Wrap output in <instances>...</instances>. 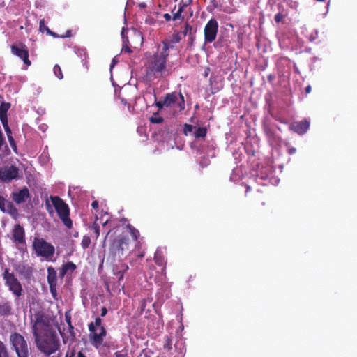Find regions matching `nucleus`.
Wrapping results in <instances>:
<instances>
[{"instance_id": "a878e982", "label": "nucleus", "mask_w": 357, "mask_h": 357, "mask_svg": "<svg viewBox=\"0 0 357 357\" xmlns=\"http://www.w3.org/2000/svg\"><path fill=\"white\" fill-rule=\"evenodd\" d=\"M263 130L266 136L268 138H273L275 135V132L270 125L264 123L263 125Z\"/></svg>"}, {"instance_id": "0e129e2a", "label": "nucleus", "mask_w": 357, "mask_h": 357, "mask_svg": "<svg viewBox=\"0 0 357 357\" xmlns=\"http://www.w3.org/2000/svg\"><path fill=\"white\" fill-rule=\"evenodd\" d=\"M46 207H47V210L50 212V213H52L53 212V210L50 206V204H49V202L47 201L46 202Z\"/></svg>"}, {"instance_id": "f257e3e1", "label": "nucleus", "mask_w": 357, "mask_h": 357, "mask_svg": "<svg viewBox=\"0 0 357 357\" xmlns=\"http://www.w3.org/2000/svg\"><path fill=\"white\" fill-rule=\"evenodd\" d=\"M109 238V245L107 255V260L111 264L121 261L123 257H127L131 252L130 241L128 236L123 234L116 235V231L109 230L106 236Z\"/></svg>"}, {"instance_id": "a19ab883", "label": "nucleus", "mask_w": 357, "mask_h": 357, "mask_svg": "<svg viewBox=\"0 0 357 357\" xmlns=\"http://www.w3.org/2000/svg\"><path fill=\"white\" fill-rule=\"evenodd\" d=\"M56 286L57 285H50L49 286L50 293L54 298H56V296H57Z\"/></svg>"}, {"instance_id": "9d476101", "label": "nucleus", "mask_w": 357, "mask_h": 357, "mask_svg": "<svg viewBox=\"0 0 357 357\" xmlns=\"http://www.w3.org/2000/svg\"><path fill=\"white\" fill-rule=\"evenodd\" d=\"M20 169L15 165L4 166L0 168V181L3 183H9L17 179Z\"/></svg>"}, {"instance_id": "13d9d810", "label": "nucleus", "mask_w": 357, "mask_h": 357, "mask_svg": "<svg viewBox=\"0 0 357 357\" xmlns=\"http://www.w3.org/2000/svg\"><path fill=\"white\" fill-rule=\"evenodd\" d=\"M91 206L94 209H98V202L97 200L93 201L91 204Z\"/></svg>"}, {"instance_id": "b1692460", "label": "nucleus", "mask_w": 357, "mask_h": 357, "mask_svg": "<svg viewBox=\"0 0 357 357\" xmlns=\"http://www.w3.org/2000/svg\"><path fill=\"white\" fill-rule=\"evenodd\" d=\"M207 134V129L205 127H198L194 132L195 138L205 137Z\"/></svg>"}, {"instance_id": "2f4dec72", "label": "nucleus", "mask_w": 357, "mask_h": 357, "mask_svg": "<svg viewBox=\"0 0 357 357\" xmlns=\"http://www.w3.org/2000/svg\"><path fill=\"white\" fill-rule=\"evenodd\" d=\"M122 52H126V53H131L132 52V50H131V47L129 45V42L128 38H123V47H122Z\"/></svg>"}, {"instance_id": "bb28decb", "label": "nucleus", "mask_w": 357, "mask_h": 357, "mask_svg": "<svg viewBox=\"0 0 357 357\" xmlns=\"http://www.w3.org/2000/svg\"><path fill=\"white\" fill-rule=\"evenodd\" d=\"M98 218H96L95 222L92 224V225L89 226V229H91L95 235L96 239L100 236V226L98 223H97Z\"/></svg>"}, {"instance_id": "c85d7f7f", "label": "nucleus", "mask_w": 357, "mask_h": 357, "mask_svg": "<svg viewBox=\"0 0 357 357\" xmlns=\"http://www.w3.org/2000/svg\"><path fill=\"white\" fill-rule=\"evenodd\" d=\"M174 349L179 354H182L185 350L184 342L182 340H177L174 344Z\"/></svg>"}, {"instance_id": "f704fd0d", "label": "nucleus", "mask_w": 357, "mask_h": 357, "mask_svg": "<svg viewBox=\"0 0 357 357\" xmlns=\"http://www.w3.org/2000/svg\"><path fill=\"white\" fill-rule=\"evenodd\" d=\"M10 108L9 103L3 102L0 105V114L7 115V111Z\"/></svg>"}, {"instance_id": "864d4df0", "label": "nucleus", "mask_w": 357, "mask_h": 357, "mask_svg": "<svg viewBox=\"0 0 357 357\" xmlns=\"http://www.w3.org/2000/svg\"><path fill=\"white\" fill-rule=\"evenodd\" d=\"M121 271H123V273L126 272L129 268L128 266L126 264H122L121 265Z\"/></svg>"}, {"instance_id": "6e6d98bb", "label": "nucleus", "mask_w": 357, "mask_h": 357, "mask_svg": "<svg viewBox=\"0 0 357 357\" xmlns=\"http://www.w3.org/2000/svg\"><path fill=\"white\" fill-rule=\"evenodd\" d=\"M163 17H164L165 20L166 21H167V22H168V21H170V20L172 19V16H171V15H170V14H169V13H165V14L163 15Z\"/></svg>"}, {"instance_id": "3c124183", "label": "nucleus", "mask_w": 357, "mask_h": 357, "mask_svg": "<svg viewBox=\"0 0 357 357\" xmlns=\"http://www.w3.org/2000/svg\"><path fill=\"white\" fill-rule=\"evenodd\" d=\"M155 261L158 265L162 266L163 264V259H160L158 257H155Z\"/></svg>"}, {"instance_id": "de8ad7c7", "label": "nucleus", "mask_w": 357, "mask_h": 357, "mask_svg": "<svg viewBox=\"0 0 357 357\" xmlns=\"http://www.w3.org/2000/svg\"><path fill=\"white\" fill-rule=\"evenodd\" d=\"M65 320H66V323L68 324V326L72 325V323H71V316L68 312H66V314H65Z\"/></svg>"}, {"instance_id": "6e6552de", "label": "nucleus", "mask_w": 357, "mask_h": 357, "mask_svg": "<svg viewBox=\"0 0 357 357\" xmlns=\"http://www.w3.org/2000/svg\"><path fill=\"white\" fill-rule=\"evenodd\" d=\"M34 318L32 326V333L34 337H37V335H40V332L43 330L45 332L47 328H53L47 318L43 313H36Z\"/></svg>"}, {"instance_id": "4be33fe9", "label": "nucleus", "mask_w": 357, "mask_h": 357, "mask_svg": "<svg viewBox=\"0 0 357 357\" xmlns=\"http://www.w3.org/2000/svg\"><path fill=\"white\" fill-rule=\"evenodd\" d=\"M127 228L129 230L132 238L136 242V249L139 250L142 248V243L138 241L140 236L139 231L130 224L127 225Z\"/></svg>"}, {"instance_id": "f03ea898", "label": "nucleus", "mask_w": 357, "mask_h": 357, "mask_svg": "<svg viewBox=\"0 0 357 357\" xmlns=\"http://www.w3.org/2000/svg\"><path fill=\"white\" fill-rule=\"evenodd\" d=\"M168 50L167 44L164 42V47L160 54H154L148 61L146 66V75L149 79L165 77L170 74L166 65Z\"/></svg>"}, {"instance_id": "a211bd4d", "label": "nucleus", "mask_w": 357, "mask_h": 357, "mask_svg": "<svg viewBox=\"0 0 357 357\" xmlns=\"http://www.w3.org/2000/svg\"><path fill=\"white\" fill-rule=\"evenodd\" d=\"M39 30L40 32L45 31L46 33L49 36H51L54 38H69L71 36V30H67L65 34H57L55 32L51 31L46 25L45 22V20L42 19L40 20L39 23Z\"/></svg>"}, {"instance_id": "58836bf2", "label": "nucleus", "mask_w": 357, "mask_h": 357, "mask_svg": "<svg viewBox=\"0 0 357 357\" xmlns=\"http://www.w3.org/2000/svg\"><path fill=\"white\" fill-rule=\"evenodd\" d=\"M194 128H195V127L192 125L185 123L183 126V134L187 136L193 131Z\"/></svg>"}, {"instance_id": "8fccbe9b", "label": "nucleus", "mask_w": 357, "mask_h": 357, "mask_svg": "<svg viewBox=\"0 0 357 357\" xmlns=\"http://www.w3.org/2000/svg\"><path fill=\"white\" fill-rule=\"evenodd\" d=\"M3 128L5 129L8 137H9V136H12L11 129L10 128L9 126H7V127Z\"/></svg>"}, {"instance_id": "338daca9", "label": "nucleus", "mask_w": 357, "mask_h": 357, "mask_svg": "<svg viewBox=\"0 0 357 357\" xmlns=\"http://www.w3.org/2000/svg\"><path fill=\"white\" fill-rule=\"evenodd\" d=\"M296 151V148H294V147L289 149V153L291 155L295 153Z\"/></svg>"}, {"instance_id": "7ed1b4c3", "label": "nucleus", "mask_w": 357, "mask_h": 357, "mask_svg": "<svg viewBox=\"0 0 357 357\" xmlns=\"http://www.w3.org/2000/svg\"><path fill=\"white\" fill-rule=\"evenodd\" d=\"M34 338L38 349L47 356L60 349V340L54 328H47L43 335Z\"/></svg>"}, {"instance_id": "774afa93", "label": "nucleus", "mask_w": 357, "mask_h": 357, "mask_svg": "<svg viewBox=\"0 0 357 357\" xmlns=\"http://www.w3.org/2000/svg\"><path fill=\"white\" fill-rule=\"evenodd\" d=\"M77 357H86V355L82 351H79L77 354Z\"/></svg>"}, {"instance_id": "7c9ffc66", "label": "nucleus", "mask_w": 357, "mask_h": 357, "mask_svg": "<svg viewBox=\"0 0 357 357\" xmlns=\"http://www.w3.org/2000/svg\"><path fill=\"white\" fill-rule=\"evenodd\" d=\"M192 26L189 24L188 22H186L184 24V29L182 32V34L184 37H185L187 35L190 36L192 33Z\"/></svg>"}, {"instance_id": "5fc2aeb1", "label": "nucleus", "mask_w": 357, "mask_h": 357, "mask_svg": "<svg viewBox=\"0 0 357 357\" xmlns=\"http://www.w3.org/2000/svg\"><path fill=\"white\" fill-rule=\"evenodd\" d=\"M107 313V309L105 307H102L101 308V314H100V316L101 317H105Z\"/></svg>"}, {"instance_id": "412c9836", "label": "nucleus", "mask_w": 357, "mask_h": 357, "mask_svg": "<svg viewBox=\"0 0 357 357\" xmlns=\"http://www.w3.org/2000/svg\"><path fill=\"white\" fill-rule=\"evenodd\" d=\"M68 333H69V335H66L63 332H61L59 330L60 334L62 337L63 342L64 344H66L68 341L70 342V343H73L75 341L76 338V334L74 331V327L73 325L68 326Z\"/></svg>"}, {"instance_id": "4c0bfd02", "label": "nucleus", "mask_w": 357, "mask_h": 357, "mask_svg": "<svg viewBox=\"0 0 357 357\" xmlns=\"http://www.w3.org/2000/svg\"><path fill=\"white\" fill-rule=\"evenodd\" d=\"M155 114L153 116L149 118V121L152 123H161L164 121V119L161 116H156Z\"/></svg>"}, {"instance_id": "bf43d9fd", "label": "nucleus", "mask_w": 357, "mask_h": 357, "mask_svg": "<svg viewBox=\"0 0 357 357\" xmlns=\"http://www.w3.org/2000/svg\"><path fill=\"white\" fill-rule=\"evenodd\" d=\"M140 250H141V248L139 250H138L139 253L137 254V257L142 259L144 257L145 252H144V251H143V250L141 251Z\"/></svg>"}, {"instance_id": "052dcab7", "label": "nucleus", "mask_w": 357, "mask_h": 357, "mask_svg": "<svg viewBox=\"0 0 357 357\" xmlns=\"http://www.w3.org/2000/svg\"><path fill=\"white\" fill-rule=\"evenodd\" d=\"M267 79L269 82H272L275 79V75L270 74L267 76Z\"/></svg>"}, {"instance_id": "5701e85b", "label": "nucleus", "mask_w": 357, "mask_h": 357, "mask_svg": "<svg viewBox=\"0 0 357 357\" xmlns=\"http://www.w3.org/2000/svg\"><path fill=\"white\" fill-rule=\"evenodd\" d=\"M47 283L50 285H57V275L56 270L50 266L47 268Z\"/></svg>"}, {"instance_id": "680f3d73", "label": "nucleus", "mask_w": 357, "mask_h": 357, "mask_svg": "<svg viewBox=\"0 0 357 357\" xmlns=\"http://www.w3.org/2000/svg\"><path fill=\"white\" fill-rule=\"evenodd\" d=\"M194 40H195V36H193V34L190 35L189 36V44L192 45Z\"/></svg>"}, {"instance_id": "aec40b11", "label": "nucleus", "mask_w": 357, "mask_h": 357, "mask_svg": "<svg viewBox=\"0 0 357 357\" xmlns=\"http://www.w3.org/2000/svg\"><path fill=\"white\" fill-rule=\"evenodd\" d=\"M12 303L9 301H0V317H6L12 314Z\"/></svg>"}, {"instance_id": "2eb2a0df", "label": "nucleus", "mask_w": 357, "mask_h": 357, "mask_svg": "<svg viewBox=\"0 0 357 357\" xmlns=\"http://www.w3.org/2000/svg\"><path fill=\"white\" fill-rule=\"evenodd\" d=\"M16 272L25 279H30L33 275V267L31 265L24 261L19 263L15 266Z\"/></svg>"}, {"instance_id": "1a4fd4ad", "label": "nucleus", "mask_w": 357, "mask_h": 357, "mask_svg": "<svg viewBox=\"0 0 357 357\" xmlns=\"http://www.w3.org/2000/svg\"><path fill=\"white\" fill-rule=\"evenodd\" d=\"M96 326L91 322L89 324V330L90 331L89 340L91 344L96 348L98 349L102 345L104 337L107 335V331L104 326H101L100 328V333L96 332Z\"/></svg>"}, {"instance_id": "e433bc0d", "label": "nucleus", "mask_w": 357, "mask_h": 357, "mask_svg": "<svg viewBox=\"0 0 357 357\" xmlns=\"http://www.w3.org/2000/svg\"><path fill=\"white\" fill-rule=\"evenodd\" d=\"M91 244V238L89 236H84L82 240L81 245L84 249L89 247Z\"/></svg>"}, {"instance_id": "603ef678", "label": "nucleus", "mask_w": 357, "mask_h": 357, "mask_svg": "<svg viewBox=\"0 0 357 357\" xmlns=\"http://www.w3.org/2000/svg\"><path fill=\"white\" fill-rule=\"evenodd\" d=\"M155 105L158 107L159 109H162L165 107V105H163V101H158L155 102Z\"/></svg>"}, {"instance_id": "69168bd1", "label": "nucleus", "mask_w": 357, "mask_h": 357, "mask_svg": "<svg viewBox=\"0 0 357 357\" xmlns=\"http://www.w3.org/2000/svg\"><path fill=\"white\" fill-rule=\"evenodd\" d=\"M311 90H312V88H311V86L310 85H307L305 88V93L306 94H308L311 92Z\"/></svg>"}, {"instance_id": "c03bdc74", "label": "nucleus", "mask_w": 357, "mask_h": 357, "mask_svg": "<svg viewBox=\"0 0 357 357\" xmlns=\"http://www.w3.org/2000/svg\"><path fill=\"white\" fill-rule=\"evenodd\" d=\"M75 354L76 351L75 349H68L66 353L65 357H75Z\"/></svg>"}, {"instance_id": "0eeeda50", "label": "nucleus", "mask_w": 357, "mask_h": 357, "mask_svg": "<svg viewBox=\"0 0 357 357\" xmlns=\"http://www.w3.org/2000/svg\"><path fill=\"white\" fill-rule=\"evenodd\" d=\"M2 275L5 280V284L8 287L9 291L17 298L20 297L23 291L22 287L14 273L10 272L9 269L6 268Z\"/></svg>"}, {"instance_id": "cd10ccee", "label": "nucleus", "mask_w": 357, "mask_h": 357, "mask_svg": "<svg viewBox=\"0 0 357 357\" xmlns=\"http://www.w3.org/2000/svg\"><path fill=\"white\" fill-rule=\"evenodd\" d=\"M0 357H10L6 345L0 340Z\"/></svg>"}, {"instance_id": "6ab92c4d", "label": "nucleus", "mask_w": 357, "mask_h": 357, "mask_svg": "<svg viewBox=\"0 0 357 357\" xmlns=\"http://www.w3.org/2000/svg\"><path fill=\"white\" fill-rule=\"evenodd\" d=\"M13 238V241L17 244H22L25 242L24 229L20 224H16L14 227Z\"/></svg>"}, {"instance_id": "49530a36", "label": "nucleus", "mask_w": 357, "mask_h": 357, "mask_svg": "<svg viewBox=\"0 0 357 357\" xmlns=\"http://www.w3.org/2000/svg\"><path fill=\"white\" fill-rule=\"evenodd\" d=\"M116 274L118 277V282L120 284L121 281L123 280L124 273L121 271H119Z\"/></svg>"}, {"instance_id": "423d86ee", "label": "nucleus", "mask_w": 357, "mask_h": 357, "mask_svg": "<svg viewBox=\"0 0 357 357\" xmlns=\"http://www.w3.org/2000/svg\"><path fill=\"white\" fill-rule=\"evenodd\" d=\"M9 340L12 345V348L16 352L17 357L29 356L30 350L23 335L19 333L14 332L10 334Z\"/></svg>"}, {"instance_id": "f8f14e48", "label": "nucleus", "mask_w": 357, "mask_h": 357, "mask_svg": "<svg viewBox=\"0 0 357 357\" xmlns=\"http://www.w3.org/2000/svg\"><path fill=\"white\" fill-rule=\"evenodd\" d=\"M10 50L12 54L22 59L26 66H31V62L29 59V50L26 45L22 43L17 45H13Z\"/></svg>"}, {"instance_id": "37998d69", "label": "nucleus", "mask_w": 357, "mask_h": 357, "mask_svg": "<svg viewBox=\"0 0 357 357\" xmlns=\"http://www.w3.org/2000/svg\"><path fill=\"white\" fill-rule=\"evenodd\" d=\"M0 120L3 127L8 126L7 115L0 114Z\"/></svg>"}, {"instance_id": "c9c22d12", "label": "nucleus", "mask_w": 357, "mask_h": 357, "mask_svg": "<svg viewBox=\"0 0 357 357\" xmlns=\"http://www.w3.org/2000/svg\"><path fill=\"white\" fill-rule=\"evenodd\" d=\"M191 3L192 0H181L178 10H181V12L183 13L185 8H187Z\"/></svg>"}, {"instance_id": "393cba45", "label": "nucleus", "mask_w": 357, "mask_h": 357, "mask_svg": "<svg viewBox=\"0 0 357 357\" xmlns=\"http://www.w3.org/2000/svg\"><path fill=\"white\" fill-rule=\"evenodd\" d=\"M172 338L168 335H165L164 337V343H163L164 350L167 352L170 351L172 349Z\"/></svg>"}, {"instance_id": "20e7f679", "label": "nucleus", "mask_w": 357, "mask_h": 357, "mask_svg": "<svg viewBox=\"0 0 357 357\" xmlns=\"http://www.w3.org/2000/svg\"><path fill=\"white\" fill-rule=\"evenodd\" d=\"M32 248L37 257L45 258L47 261H51L54 252V246L47 242L44 238L39 237H34Z\"/></svg>"}, {"instance_id": "e2e57ef3", "label": "nucleus", "mask_w": 357, "mask_h": 357, "mask_svg": "<svg viewBox=\"0 0 357 357\" xmlns=\"http://www.w3.org/2000/svg\"><path fill=\"white\" fill-rule=\"evenodd\" d=\"M114 355L115 357H129L127 354H120L119 352H116Z\"/></svg>"}, {"instance_id": "dca6fc26", "label": "nucleus", "mask_w": 357, "mask_h": 357, "mask_svg": "<svg viewBox=\"0 0 357 357\" xmlns=\"http://www.w3.org/2000/svg\"><path fill=\"white\" fill-rule=\"evenodd\" d=\"M310 127V121L305 119L300 121H296L291 123L289 128L294 132L303 135L307 132Z\"/></svg>"}, {"instance_id": "09e8293b", "label": "nucleus", "mask_w": 357, "mask_h": 357, "mask_svg": "<svg viewBox=\"0 0 357 357\" xmlns=\"http://www.w3.org/2000/svg\"><path fill=\"white\" fill-rule=\"evenodd\" d=\"M96 327L100 326V328L102 326V319L100 317H96L95 319V322L93 323Z\"/></svg>"}, {"instance_id": "a18cd8bd", "label": "nucleus", "mask_w": 357, "mask_h": 357, "mask_svg": "<svg viewBox=\"0 0 357 357\" xmlns=\"http://www.w3.org/2000/svg\"><path fill=\"white\" fill-rule=\"evenodd\" d=\"M284 17L283 15L280 13H277L275 15L274 20L276 22H280L282 18Z\"/></svg>"}, {"instance_id": "473e14b6", "label": "nucleus", "mask_w": 357, "mask_h": 357, "mask_svg": "<svg viewBox=\"0 0 357 357\" xmlns=\"http://www.w3.org/2000/svg\"><path fill=\"white\" fill-rule=\"evenodd\" d=\"M181 40V37L178 31L174 32L171 36L169 43H178Z\"/></svg>"}, {"instance_id": "4d7b16f0", "label": "nucleus", "mask_w": 357, "mask_h": 357, "mask_svg": "<svg viewBox=\"0 0 357 357\" xmlns=\"http://www.w3.org/2000/svg\"><path fill=\"white\" fill-rule=\"evenodd\" d=\"M68 272L66 271V270L63 268V266H62V268L60 271V277L63 278Z\"/></svg>"}, {"instance_id": "c756f323", "label": "nucleus", "mask_w": 357, "mask_h": 357, "mask_svg": "<svg viewBox=\"0 0 357 357\" xmlns=\"http://www.w3.org/2000/svg\"><path fill=\"white\" fill-rule=\"evenodd\" d=\"M176 8V6H175L174 9L172 10V20H174V21L177 20H183L184 19V16L182 15L181 10H177V11L174 12Z\"/></svg>"}, {"instance_id": "ddd939ff", "label": "nucleus", "mask_w": 357, "mask_h": 357, "mask_svg": "<svg viewBox=\"0 0 357 357\" xmlns=\"http://www.w3.org/2000/svg\"><path fill=\"white\" fill-rule=\"evenodd\" d=\"M178 98H180V101L178 103V107L180 110H183L185 109V100L181 93L178 94L176 93L166 94L163 100V105H165L166 107H172L174 103L178 102Z\"/></svg>"}, {"instance_id": "39448f33", "label": "nucleus", "mask_w": 357, "mask_h": 357, "mask_svg": "<svg viewBox=\"0 0 357 357\" xmlns=\"http://www.w3.org/2000/svg\"><path fill=\"white\" fill-rule=\"evenodd\" d=\"M50 199L63 225L68 229L72 228L73 222L69 217L70 209L68 204L59 196H50Z\"/></svg>"}, {"instance_id": "9b49d317", "label": "nucleus", "mask_w": 357, "mask_h": 357, "mask_svg": "<svg viewBox=\"0 0 357 357\" xmlns=\"http://www.w3.org/2000/svg\"><path fill=\"white\" fill-rule=\"evenodd\" d=\"M218 24L215 19H211L206 24L204 30L205 43H211L217 36Z\"/></svg>"}, {"instance_id": "72a5a7b5", "label": "nucleus", "mask_w": 357, "mask_h": 357, "mask_svg": "<svg viewBox=\"0 0 357 357\" xmlns=\"http://www.w3.org/2000/svg\"><path fill=\"white\" fill-rule=\"evenodd\" d=\"M53 71H54V75H56V76L59 79H63V73H62V71H61V67H60L58 64H56V65L54 66Z\"/></svg>"}, {"instance_id": "f3484780", "label": "nucleus", "mask_w": 357, "mask_h": 357, "mask_svg": "<svg viewBox=\"0 0 357 357\" xmlns=\"http://www.w3.org/2000/svg\"><path fill=\"white\" fill-rule=\"evenodd\" d=\"M0 210L12 216H15L17 214V209L14 204L1 195H0Z\"/></svg>"}, {"instance_id": "79ce46f5", "label": "nucleus", "mask_w": 357, "mask_h": 357, "mask_svg": "<svg viewBox=\"0 0 357 357\" xmlns=\"http://www.w3.org/2000/svg\"><path fill=\"white\" fill-rule=\"evenodd\" d=\"M8 142L10 143V146L16 152V151H17V145H16V143H15V139L13 137V136H9V137H8Z\"/></svg>"}, {"instance_id": "ea45409f", "label": "nucleus", "mask_w": 357, "mask_h": 357, "mask_svg": "<svg viewBox=\"0 0 357 357\" xmlns=\"http://www.w3.org/2000/svg\"><path fill=\"white\" fill-rule=\"evenodd\" d=\"M63 268L68 272V271H73L76 269V265L72 261H68L66 264L63 265Z\"/></svg>"}, {"instance_id": "4468645a", "label": "nucleus", "mask_w": 357, "mask_h": 357, "mask_svg": "<svg viewBox=\"0 0 357 357\" xmlns=\"http://www.w3.org/2000/svg\"><path fill=\"white\" fill-rule=\"evenodd\" d=\"M10 197L16 204L20 205L29 199L31 194L29 189L26 187H24L17 191L13 192Z\"/></svg>"}]
</instances>
